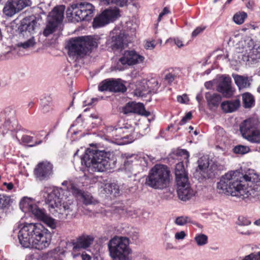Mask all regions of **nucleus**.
I'll return each instance as SVG.
<instances>
[{
  "label": "nucleus",
  "mask_w": 260,
  "mask_h": 260,
  "mask_svg": "<svg viewBox=\"0 0 260 260\" xmlns=\"http://www.w3.org/2000/svg\"><path fill=\"white\" fill-rule=\"evenodd\" d=\"M241 178L238 171H230L222 176L217 184L219 192L242 200H260V180L258 175L251 171L243 176V180L247 183L246 185L241 180Z\"/></svg>",
  "instance_id": "obj_1"
},
{
  "label": "nucleus",
  "mask_w": 260,
  "mask_h": 260,
  "mask_svg": "<svg viewBox=\"0 0 260 260\" xmlns=\"http://www.w3.org/2000/svg\"><path fill=\"white\" fill-rule=\"evenodd\" d=\"M19 243L25 248H34L44 250L50 245L51 233L40 223H26L19 231Z\"/></svg>",
  "instance_id": "obj_2"
},
{
  "label": "nucleus",
  "mask_w": 260,
  "mask_h": 260,
  "mask_svg": "<svg viewBox=\"0 0 260 260\" xmlns=\"http://www.w3.org/2000/svg\"><path fill=\"white\" fill-rule=\"evenodd\" d=\"M46 202L50 212L54 216L57 214L60 219L72 218L75 216L76 207L72 200L63 201L61 196L64 192L61 188L53 187L47 190Z\"/></svg>",
  "instance_id": "obj_3"
},
{
  "label": "nucleus",
  "mask_w": 260,
  "mask_h": 260,
  "mask_svg": "<svg viewBox=\"0 0 260 260\" xmlns=\"http://www.w3.org/2000/svg\"><path fill=\"white\" fill-rule=\"evenodd\" d=\"M113 154L109 151L100 150L95 147L87 148L81 158L82 165L90 172H102L114 168L116 161L111 158Z\"/></svg>",
  "instance_id": "obj_4"
},
{
  "label": "nucleus",
  "mask_w": 260,
  "mask_h": 260,
  "mask_svg": "<svg viewBox=\"0 0 260 260\" xmlns=\"http://www.w3.org/2000/svg\"><path fill=\"white\" fill-rule=\"evenodd\" d=\"M97 47V42L90 36L72 38L69 40L67 45L68 55L76 58L84 56L93 48Z\"/></svg>",
  "instance_id": "obj_5"
},
{
  "label": "nucleus",
  "mask_w": 260,
  "mask_h": 260,
  "mask_svg": "<svg viewBox=\"0 0 260 260\" xmlns=\"http://www.w3.org/2000/svg\"><path fill=\"white\" fill-rule=\"evenodd\" d=\"M170 171L167 166L155 165L150 171L146 179V184L157 189H163L169 186Z\"/></svg>",
  "instance_id": "obj_6"
},
{
  "label": "nucleus",
  "mask_w": 260,
  "mask_h": 260,
  "mask_svg": "<svg viewBox=\"0 0 260 260\" xmlns=\"http://www.w3.org/2000/svg\"><path fill=\"white\" fill-rule=\"evenodd\" d=\"M109 254L113 260H131L132 250L129 240L126 237L114 236L108 242Z\"/></svg>",
  "instance_id": "obj_7"
},
{
  "label": "nucleus",
  "mask_w": 260,
  "mask_h": 260,
  "mask_svg": "<svg viewBox=\"0 0 260 260\" xmlns=\"http://www.w3.org/2000/svg\"><path fill=\"white\" fill-rule=\"evenodd\" d=\"M20 208L25 213H31L38 220L43 221L52 229L56 228V222L49 216L43 209L39 208L30 198L23 197L20 202Z\"/></svg>",
  "instance_id": "obj_8"
},
{
  "label": "nucleus",
  "mask_w": 260,
  "mask_h": 260,
  "mask_svg": "<svg viewBox=\"0 0 260 260\" xmlns=\"http://www.w3.org/2000/svg\"><path fill=\"white\" fill-rule=\"evenodd\" d=\"M259 122L255 118H249L244 120L240 125V129L242 136L253 143L260 142V129Z\"/></svg>",
  "instance_id": "obj_9"
},
{
  "label": "nucleus",
  "mask_w": 260,
  "mask_h": 260,
  "mask_svg": "<svg viewBox=\"0 0 260 260\" xmlns=\"http://www.w3.org/2000/svg\"><path fill=\"white\" fill-rule=\"evenodd\" d=\"M65 7L63 5L55 7L49 14L48 23L43 31V35L48 37L54 32L57 26L61 23L63 17Z\"/></svg>",
  "instance_id": "obj_10"
},
{
  "label": "nucleus",
  "mask_w": 260,
  "mask_h": 260,
  "mask_svg": "<svg viewBox=\"0 0 260 260\" xmlns=\"http://www.w3.org/2000/svg\"><path fill=\"white\" fill-rule=\"evenodd\" d=\"M120 10L114 7L105 10L101 14L96 16L92 22L93 28H97L114 21L120 17Z\"/></svg>",
  "instance_id": "obj_11"
},
{
  "label": "nucleus",
  "mask_w": 260,
  "mask_h": 260,
  "mask_svg": "<svg viewBox=\"0 0 260 260\" xmlns=\"http://www.w3.org/2000/svg\"><path fill=\"white\" fill-rule=\"evenodd\" d=\"M72 7V9H77L74 12V18L77 22L90 20L95 10L94 6L88 3L74 4Z\"/></svg>",
  "instance_id": "obj_12"
},
{
  "label": "nucleus",
  "mask_w": 260,
  "mask_h": 260,
  "mask_svg": "<svg viewBox=\"0 0 260 260\" xmlns=\"http://www.w3.org/2000/svg\"><path fill=\"white\" fill-rule=\"evenodd\" d=\"M98 88L101 91H109L114 92L123 93L127 90L123 81L120 79L105 80L100 83Z\"/></svg>",
  "instance_id": "obj_13"
},
{
  "label": "nucleus",
  "mask_w": 260,
  "mask_h": 260,
  "mask_svg": "<svg viewBox=\"0 0 260 260\" xmlns=\"http://www.w3.org/2000/svg\"><path fill=\"white\" fill-rule=\"evenodd\" d=\"M247 45V47L245 48V51L239 54L238 57L244 62L252 63L260 58V52L258 50V47L256 45H254L252 40H249Z\"/></svg>",
  "instance_id": "obj_14"
},
{
  "label": "nucleus",
  "mask_w": 260,
  "mask_h": 260,
  "mask_svg": "<svg viewBox=\"0 0 260 260\" xmlns=\"http://www.w3.org/2000/svg\"><path fill=\"white\" fill-rule=\"evenodd\" d=\"M144 59V56L132 50L124 51L119 61L123 65L134 66L143 62Z\"/></svg>",
  "instance_id": "obj_15"
},
{
  "label": "nucleus",
  "mask_w": 260,
  "mask_h": 260,
  "mask_svg": "<svg viewBox=\"0 0 260 260\" xmlns=\"http://www.w3.org/2000/svg\"><path fill=\"white\" fill-rule=\"evenodd\" d=\"M34 173L40 180H47L53 174V165L47 161H42L36 167Z\"/></svg>",
  "instance_id": "obj_16"
},
{
  "label": "nucleus",
  "mask_w": 260,
  "mask_h": 260,
  "mask_svg": "<svg viewBox=\"0 0 260 260\" xmlns=\"http://www.w3.org/2000/svg\"><path fill=\"white\" fill-rule=\"evenodd\" d=\"M79 184L71 183V192L77 200H82L83 204L85 205H91L94 203L95 200L93 199L91 194L88 192L84 191L81 189Z\"/></svg>",
  "instance_id": "obj_17"
},
{
  "label": "nucleus",
  "mask_w": 260,
  "mask_h": 260,
  "mask_svg": "<svg viewBox=\"0 0 260 260\" xmlns=\"http://www.w3.org/2000/svg\"><path fill=\"white\" fill-rule=\"evenodd\" d=\"M231 79L229 77H224L222 80L219 82L217 90L222 93V95L226 98L232 97L234 94V89L231 85Z\"/></svg>",
  "instance_id": "obj_18"
},
{
  "label": "nucleus",
  "mask_w": 260,
  "mask_h": 260,
  "mask_svg": "<svg viewBox=\"0 0 260 260\" xmlns=\"http://www.w3.org/2000/svg\"><path fill=\"white\" fill-rule=\"evenodd\" d=\"M198 163L199 170L209 175L214 174L217 169V165L212 160H209L206 156L200 158Z\"/></svg>",
  "instance_id": "obj_19"
},
{
  "label": "nucleus",
  "mask_w": 260,
  "mask_h": 260,
  "mask_svg": "<svg viewBox=\"0 0 260 260\" xmlns=\"http://www.w3.org/2000/svg\"><path fill=\"white\" fill-rule=\"evenodd\" d=\"M123 111L125 114L137 113L146 116L150 115V113L145 110L143 104L134 102L127 103L123 108Z\"/></svg>",
  "instance_id": "obj_20"
},
{
  "label": "nucleus",
  "mask_w": 260,
  "mask_h": 260,
  "mask_svg": "<svg viewBox=\"0 0 260 260\" xmlns=\"http://www.w3.org/2000/svg\"><path fill=\"white\" fill-rule=\"evenodd\" d=\"M37 22L35 20H30L28 18L22 19L18 27L20 36L24 37L25 35H30L37 26Z\"/></svg>",
  "instance_id": "obj_21"
},
{
  "label": "nucleus",
  "mask_w": 260,
  "mask_h": 260,
  "mask_svg": "<svg viewBox=\"0 0 260 260\" xmlns=\"http://www.w3.org/2000/svg\"><path fill=\"white\" fill-rule=\"evenodd\" d=\"M205 99L209 109L215 111L218 107L221 101V96L217 93L210 92L205 93Z\"/></svg>",
  "instance_id": "obj_22"
},
{
  "label": "nucleus",
  "mask_w": 260,
  "mask_h": 260,
  "mask_svg": "<svg viewBox=\"0 0 260 260\" xmlns=\"http://www.w3.org/2000/svg\"><path fill=\"white\" fill-rule=\"evenodd\" d=\"M94 238L88 235H82L77 239L75 242H73V250L74 252L80 249H86L92 243Z\"/></svg>",
  "instance_id": "obj_23"
},
{
  "label": "nucleus",
  "mask_w": 260,
  "mask_h": 260,
  "mask_svg": "<svg viewBox=\"0 0 260 260\" xmlns=\"http://www.w3.org/2000/svg\"><path fill=\"white\" fill-rule=\"evenodd\" d=\"M126 38L125 35L120 33L118 35L112 36L108 41V44L110 45L113 50L122 49L125 44L124 40Z\"/></svg>",
  "instance_id": "obj_24"
},
{
  "label": "nucleus",
  "mask_w": 260,
  "mask_h": 260,
  "mask_svg": "<svg viewBox=\"0 0 260 260\" xmlns=\"http://www.w3.org/2000/svg\"><path fill=\"white\" fill-rule=\"evenodd\" d=\"M177 194L179 198L183 201L190 199L194 195V192L190 185L177 186Z\"/></svg>",
  "instance_id": "obj_25"
},
{
  "label": "nucleus",
  "mask_w": 260,
  "mask_h": 260,
  "mask_svg": "<svg viewBox=\"0 0 260 260\" xmlns=\"http://www.w3.org/2000/svg\"><path fill=\"white\" fill-rule=\"evenodd\" d=\"M240 105L239 100L226 101L221 103V108L225 113H232L237 110Z\"/></svg>",
  "instance_id": "obj_26"
},
{
  "label": "nucleus",
  "mask_w": 260,
  "mask_h": 260,
  "mask_svg": "<svg viewBox=\"0 0 260 260\" xmlns=\"http://www.w3.org/2000/svg\"><path fill=\"white\" fill-rule=\"evenodd\" d=\"M235 82L240 89L248 88L251 84V79L247 76L239 75L233 76Z\"/></svg>",
  "instance_id": "obj_27"
},
{
  "label": "nucleus",
  "mask_w": 260,
  "mask_h": 260,
  "mask_svg": "<svg viewBox=\"0 0 260 260\" xmlns=\"http://www.w3.org/2000/svg\"><path fill=\"white\" fill-rule=\"evenodd\" d=\"M12 203V200L10 197L0 194V211H2L3 214L9 209Z\"/></svg>",
  "instance_id": "obj_28"
},
{
  "label": "nucleus",
  "mask_w": 260,
  "mask_h": 260,
  "mask_svg": "<svg viewBox=\"0 0 260 260\" xmlns=\"http://www.w3.org/2000/svg\"><path fill=\"white\" fill-rule=\"evenodd\" d=\"M243 106L245 108H250L254 106L255 100L253 96L249 92L242 94Z\"/></svg>",
  "instance_id": "obj_29"
},
{
  "label": "nucleus",
  "mask_w": 260,
  "mask_h": 260,
  "mask_svg": "<svg viewBox=\"0 0 260 260\" xmlns=\"http://www.w3.org/2000/svg\"><path fill=\"white\" fill-rule=\"evenodd\" d=\"M17 12H18L17 10L15 9L14 6L11 3L10 0H9L3 9V13L6 16L11 17Z\"/></svg>",
  "instance_id": "obj_30"
},
{
  "label": "nucleus",
  "mask_w": 260,
  "mask_h": 260,
  "mask_svg": "<svg viewBox=\"0 0 260 260\" xmlns=\"http://www.w3.org/2000/svg\"><path fill=\"white\" fill-rule=\"evenodd\" d=\"M104 190L107 193L117 196L119 194V188L118 185L115 183L107 184L105 185Z\"/></svg>",
  "instance_id": "obj_31"
},
{
  "label": "nucleus",
  "mask_w": 260,
  "mask_h": 260,
  "mask_svg": "<svg viewBox=\"0 0 260 260\" xmlns=\"http://www.w3.org/2000/svg\"><path fill=\"white\" fill-rule=\"evenodd\" d=\"M136 156H138V157L136 159L139 161L141 165L144 166H147L149 162H152L154 160V157L153 156L144 153H140Z\"/></svg>",
  "instance_id": "obj_32"
},
{
  "label": "nucleus",
  "mask_w": 260,
  "mask_h": 260,
  "mask_svg": "<svg viewBox=\"0 0 260 260\" xmlns=\"http://www.w3.org/2000/svg\"><path fill=\"white\" fill-rule=\"evenodd\" d=\"M99 1L102 5H115L120 7L126 6L128 2V0H99Z\"/></svg>",
  "instance_id": "obj_33"
},
{
  "label": "nucleus",
  "mask_w": 260,
  "mask_h": 260,
  "mask_svg": "<svg viewBox=\"0 0 260 260\" xmlns=\"http://www.w3.org/2000/svg\"><path fill=\"white\" fill-rule=\"evenodd\" d=\"M10 1L18 12L30 4L29 0H10Z\"/></svg>",
  "instance_id": "obj_34"
},
{
  "label": "nucleus",
  "mask_w": 260,
  "mask_h": 260,
  "mask_svg": "<svg viewBox=\"0 0 260 260\" xmlns=\"http://www.w3.org/2000/svg\"><path fill=\"white\" fill-rule=\"evenodd\" d=\"M41 106L43 113H47L51 109L52 100L49 96L44 98L41 100Z\"/></svg>",
  "instance_id": "obj_35"
},
{
  "label": "nucleus",
  "mask_w": 260,
  "mask_h": 260,
  "mask_svg": "<svg viewBox=\"0 0 260 260\" xmlns=\"http://www.w3.org/2000/svg\"><path fill=\"white\" fill-rule=\"evenodd\" d=\"M175 177L188 175L185 171L183 162H179L176 164L175 169Z\"/></svg>",
  "instance_id": "obj_36"
},
{
  "label": "nucleus",
  "mask_w": 260,
  "mask_h": 260,
  "mask_svg": "<svg viewBox=\"0 0 260 260\" xmlns=\"http://www.w3.org/2000/svg\"><path fill=\"white\" fill-rule=\"evenodd\" d=\"M36 44L35 40L34 37H31L27 41L24 42H20L17 44L18 47H22L23 49H28L32 47Z\"/></svg>",
  "instance_id": "obj_37"
},
{
  "label": "nucleus",
  "mask_w": 260,
  "mask_h": 260,
  "mask_svg": "<svg viewBox=\"0 0 260 260\" xmlns=\"http://www.w3.org/2000/svg\"><path fill=\"white\" fill-rule=\"evenodd\" d=\"M247 17V15L245 12H242L236 13L233 17V20L236 24H241L244 22Z\"/></svg>",
  "instance_id": "obj_38"
},
{
  "label": "nucleus",
  "mask_w": 260,
  "mask_h": 260,
  "mask_svg": "<svg viewBox=\"0 0 260 260\" xmlns=\"http://www.w3.org/2000/svg\"><path fill=\"white\" fill-rule=\"evenodd\" d=\"M109 130L111 131L112 136H115L116 139L125 138V136H123L121 135L122 133H124V129L122 127H118L116 128L110 127Z\"/></svg>",
  "instance_id": "obj_39"
},
{
  "label": "nucleus",
  "mask_w": 260,
  "mask_h": 260,
  "mask_svg": "<svg viewBox=\"0 0 260 260\" xmlns=\"http://www.w3.org/2000/svg\"><path fill=\"white\" fill-rule=\"evenodd\" d=\"M194 240L199 246H203L207 243L208 237L203 234H198L194 237Z\"/></svg>",
  "instance_id": "obj_40"
},
{
  "label": "nucleus",
  "mask_w": 260,
  "mask_h": 260,
  "mask_svg": "<svg viewBox=\"0 0 260 260\" xmlns=\"http://www.w3.org/2000/svg\"><path fill=\"white\" fill-rule=\"evenodd\" d=\"M250 151L249 147L241 145L236 146L234 149L233 151L235 153L239 154H245Z\"/></svg>",
  "instance_id": "obj_41"
},
{
  "label": "nucleus",
  "mask_w": 260,
  "mask_h": 260,
  "mask_svg": "<svg viewBox=\"0 0 260 260\" xmlns=\"http://www.w3.org/2000/svg\"><path fill=\"white\" fill-rule=\"evenodd\" d=\"M179 179L178 178V177H175L176 178V181L177 186H186L188 185H190L189 181H188V175L182 176H179Z\"/></svg>",
  "instance_id": "obj_42"
},
{
  "label": "nucleus",
  "mask_w": 260,
  "mask_h": 260,
  "mask_svg": "<svg viewBox=\"0 0 260 260\" xmlns=\"http://www.w3.org/2000/svg\"><path fill=\"white\" fill-rule=\"evenodd\" d=\"M190 221V219L188 217L182 216L177 217L175 220V223L178 225L183 226Z\"/></svg>",
  "instance_id": "obj_43"
},
{
  "label": "nucleus",
  "mask_w": 260,
  "mask_h": 260,
  "mask_svg": "<svg viewBox=\"0 0 260 260\" xmlns=\"http://www.w3.org/2000/svg\"><path fill=\"white\" fill-rule=\"evenodd\" d=\"M123 158L125 159L123 165L125 168H128V167L132 164L133 161V159H136L138 156L135 154H132L131 155H127L126 156H123Z\"/></svg>",
  "instance_id": "obj_44"
},
{
  "label": "nucleus",
  "mask_w": 260,
  "mask_h": 260,
  "mask_svg": "<svg viewBox=\"0 0 260 260\" xmlns=\"http://www.w3.org/2000/svg\"><path fill=\"white\" fill-rule=\"evenodd\" d=\"M177 155L181 156V159L185 160V162L188 163L189 162L188 158L189 154L188 152L185 149L178 150L176 152Z\"/></svg>",
  "instance_id": "obj_45"
},
{
  "label": "nucleus",
  "mask_w": 260,
  "mask_h": 260,
  "mask_svg": "<svg viewBox=\"0 0 260 260\" xmlns=\"http://www.w3.org/2000/svg\"><path fill=\"white\" fill-rule=\"evenodd\" d=\"M17 121L13 119V121L10 120H7L4 123V126L7 127V129L10 131H13L15 129V125H16Z\"/></svg>",
  "instance_id": "obj_46"
},
{
  "label": "nucleus",
  "mask_w": 260,
  "mask_h": 260,
  "mask_svg": "<svg viewBox=\"0 0 260 260\" xmlns=\"http://www.w3.org/2000/svg\"><path fill=\"white\" fill-rule=\"evenodd\" d=\"M148 86L153 90H157L158 88V82L157 80L152 79L147 83Z\"/></svg>",
  "instance_id": "obj_47"
},
{
  "label": "nucleus",
  "mask_w": 260,
  "mask_h": 260,
  "mask_svg": "<svg viewBox=\"0 0 260 260\" xmlns=\"http://www.w3.org/2000/svg\"><path fill=\"white\" fill-rule=\"evenodd\" d=\"M176 76L174 73H167L164 78L165 81L169 84H171L175 80Z\"/></svg>",
  "instance_id": "obj_48"
},
{
  "label": "nucleus",
  "mask_w": 260,
  "mask_h": 260,
  "mask_svg": "<svg viewBox=\"0 0 260 260\" xmlns=\"http://www.w3.org/2000/svg\"><path fill=\"white\" fill-rule=\"evenodd\" d=\"M33 138L30 136L26 135L22 136L21 138V141L24 143H29L33 142Z\"/></svg>",
  "instance_id": "obj_49"
},
{
  "label": "nucleus",
  "mask_w": 260,
  "mask_h": 260,
  "mask_svg": "<svg viewBox=\"0 0 260 260\" xmlns=\"http://www.w3.org/2000/svg\"><path fill=\"white\" fill-rule=\"evenodd\" d=\"M205 29V27L199 26L197 27L192 32L191 36L192 37H197L199 34L202 32Z\"/></svg>",
  "instance_id": "obj_50"
},
{
  "label": "nucleus",
  "mask_w": 260,
  "mask_h": 260,
  "mask_svg": "<svg viewBox=\"0 0 260 260\" xmlns=\"http://www.w3.org/2000/svg\"><path fill=\"white\" fill-rule=\"evenodd\" d=\"M90 117L92 118L93 119L95 120L94 123L95 124H99L102 122L101 118L96 113L91 114Z\"/></svg>",
  "instance_id": "obj_51"
},
{
  "label": "nucleus",
  "mask_w": 260,
  "mask_h": 260,
  "mask_svg": "<svg viewBox=\"0 0 260 260\" xmlns=\"http://www.w3.org/2000/svg\"><path fill=\"white\" fill-rule=\"evenodd\" d=\"M144 47L146 49L152 50L155 48V44L154 41H146Z\"/></svg>",
  "instance_id": "obj_52"
},
{
  "label": "nucleus",
  "mask_w": 260,
  "mask_h": 260,
  "mask_svg": "<svg viewBox=\"0 0 260 260\" xmlns=\"http://www.w3.org/2000/svg\"><path fill=\"white\" fill-rule=\"evenodd\" d=\"M191 116H192L191 113L190 112H188L185 115V116L182 118L181 121L180 122V124L183 125V124H185L188 120L191 119Z\"/></svg>",
  "instance_id": "obj_53"
},
{
  "label": "nucleus",
  "mask_w": 260,
  "mask_h": 260,
  "mask_svg": "<svg viewBox=\"0 0 260 260\" xmlns=\"http://www.w3.org/2000/svg\"><path fill=\"white\" fill-rule=\"evenodd\" d=\"M186 234L184 231H181L180 232H177L175 235V238L176 240H183L186 237Z\"/></svg>",
  "instance_id": "obj_54"
},
{
  "label": "nucleus",
  "mask_w": 260,
  "mask_h": 260,
  "mask_svg": "<svg viewBox=\"0 0 260 260\" xmlns=\"http://www.w3.org/2000/svg\"><path fill=\"white\" fill-rule=\"evenodd\" d=\"M238 222L240 225H248L251 223V222L249 220L245 219L243 217L239 218Z\"/></svg>",
  "instance_id": "obj_55"
},
{
  "label": "nucleus",
  "mask_w": 260,
  "mask_h": 260,
  "mask_svg": "<svg viewBox=\"0 0 260 260\" xmlns=\"http://www.w3.org/2000/svg\"><path fill=\"white\" fill-rule=\"evenodd\" d=\"M177 101L180 103H186L188 101V99L186 95L184 94L182 96L178 95L177 96Z\"/></svg>",
  "instance_id": "obj_56"
},
{
  "label": "nucleus",
  "mask_w": 260,
  "mask_h": 260,
  "mask_svg": "<svg viewBox=\"0 0 260 260\" xmlns=\"http://www.w3.org/2000/svg\"><path fill=\"white\" fill-rule=\"evenodd\" d=\"M77 9H72V5L68 8L67 10V16L68 17H70L72 16L73 15V13H74V12L76 11Z\"/></svg>",
  "instance_id": "obj_57"
},
{
  "label": "nucleus",
  "mask_w": 260,
  "mask_h": 260,
  "mask_svg": "<svg viewBox=\"0 0 260 260\" xmlns=\"http://www.w3.org/2000/svg\"><path fill=\"white\" fill-rule=\"evenodd\" d=\"M255 3L253 1H249L246 4V7L250 10H252L254 7Z\"/></svg>",
  "instance_id": "obj_58"
},
{
  "label": "nucleus",
  "mask_w": 260,
  "mask_h": 260,
  "mask_svg": "<svg viewBox=\"0 0 260 260\" xmlns=\"http://www.w3.org/2000/svg\"><path fill=\"white\" fill-rule=\"evenodd\" d=\"M80 257L82 258V260H92V257L88 254L86 253H82Z\"/></svg>",
  "instance_id": "obj_59"
},
{
  "label": "nucleus",
  "mask_w": 260,
  "mask_h": 260,
  "mask_svg": "<svg viewBox=\"0 0 260 260\" xmlns=\"http://www.w3.org/2000/svg\"><path fill=\"white\" fill-rule=\"evenodd\" d=\"M203 97L202 94L201 93H199L198 94H197V95L196 96V100L199 103V106L201 104V102L203 100Z\"/></svg>",
  "instance_id": "obj_60"
},
{
  "label": "nucleus",
  "mask_w": 260,
  "mask_h": 260,
  "mask_svg": "<svg viewBox=\"0 0 260 260\" xmlns=\"http://www.w3.org/2000/svg\"><path fill=\"white\" fill-rule=\"evenodd\" d=\"M71 183H76L72 182V181L68 182L67 181H64L62 183V185L63 186H70L69 190L71 192Z\"/></svg>",
  "instance_id": "obj_61"
},
{
  "label": "nucleus",
  "mask_w": 260,
  "mask_h": 260,
  "mask_svg": "<svg viewBox=\"0 0 260 260\" xmlns=\"http://www.w3.org/2000/svg\"><path fill=\"white\" fill-rule=\"evenodd\" d=\"M4 185L6 186L7 189L9 190H11L13 187H14V185L12 183H6V182H5L4 183Z\"/></svg>",
  "instance_id": "obj_62"
},
{
  "label": "nucleus",
  "mask_w": 260,
  "mask_h": 260,
  "mask_svg": "<svg viewBox=\"0 0 260 260\" xmlns=\"http://www.w3.org/2000/svg\"><path fill=\"white\" fill-rule=\"evenodd\" d=\"M77 210L79 212L80 211H81V212L84 214H87L88 213V210H87V209H83L82 207L81 208L80 207H79Z\"/></svg>",
  "instance_id": "obj_63"
},
{
  "label": "nucleus",
  "mask_w": 260,
  "mask_h": 260,
  "mask_svg": "<svg viewBox=\"0 0 260 260\" xmlns=\"http://www.w3.org/2000/svg\"><path fill=\"white\" fill-rule=\"evenodd\" d=\"M175 43L179 48H180L183 46L182 42L179 39L175 40Z\"/></svg>",
  "instance_id": "obj_64"
}]
</instances>
